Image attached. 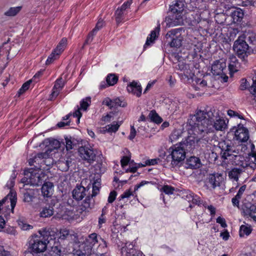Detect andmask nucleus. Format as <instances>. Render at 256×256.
<instances>
[{"instance_id":"nucleus-1","label":"nucleus","mask_w":256,"mask_h":256,"mask_svg":"<svg viewBox=\"0 0 256 256\" xmlns=\"http://www.w3.org/2000/svg\"><path fill=\"white\" fill-rule=\"evenodd\" d=\"M202 112H196L194 115L190 116V118L188 120V124L190 126L188 136L182 142H180L184 149L190 152L196 148V146H204L207 144H210V140L206 139V134L204 132L202 127H200V122L204 120Z\"/></svg>"},{"instance_id":"nucleus-2","label":"nucleus","mask_w":256,"mask_h":256,"mask_svg":"<svg viewBox=\"0 0 256 256\" xmlns=\"http://www.w3.org/2000/svg\"><path fill=\"white\" fill-rule=\"evenodd\" d=\"M196 112H202L204 120L200 122V127H202L204 131L206 134V139L210 140L211 142L215 136V131H223L227 128L228 120L224 118L218 117L215 120H212V112H205L204 110H198Z\"/></svg>"},{"instance_id":"nucleus-3","label":"nucleus","mask_w":256,"mask_h":256,"mask_svg":"<svg viewBox=\"0 0 256 256\" xmlns=\"http://www.w3.org/2000/svg\"><path fill=\"white\" fill-rule=\"evenodd\" d=\"M40 236L34 235L30 240V248L32 252L38 254L44 252L48 244L56 240V232L50 228H42L38 231Z\"/></svg>"},{"instance_id":"nucleus-4","label":"nucleus","mask_w":256,"mask_h":256,"mask_svg":"<svg viewBox=\"0 0 256 256\" xmlns=\"http://www.w3.org/2000/svg\"><path fill=\"white\" fill-rule=\"evenodd\" d=\"M222 146L223 153L222 154V158L224 160H228L232 162V164L239 166L242 168L246 167L248 166L247 162L245 160L244 157L242 156L239 149L236 150L232 146L227 144L226 148Z\"/></svg>"},{"instance_id":"nucleus-5","label":"nucleus","mask_w":256,"mask_h":256,"mask_svg":"<svg viewBox=\"0 0 256 256\" xmlns=\"http://www.w3.org/2000/svg\"><path fill=\"white\" fill-rule=\"evenodd\" d=\"M186 150L182 144H176L170 147L168 149L169 156L166 157L168 160L171 158L170 166L174 168L178 166L186 158Z\"/></svg>"},{"instance_id":"nucleus-6","label":"nucleus","mask_w":256,"mask_h":256,"mask_svg":"<svg viewBox=\"0 0 256 256\" xmlns=\"http://www.w3.org/2000/svg\"><path fill=\"white\" fill-rule=\"evenodd\" d=\"M36 170L30 169L25 170L24 177L22 178V182L32 186L41 185L44 181L45 174L42 172L40 166L37 167Z\"/></svg>"},{"instance_id":"nucleus-7","label":"nucleus","mask_w":256,"mask_h":256,"mask_svg":"<svg viewBox=\"0 0 256 256\" xmlns=\"http://www.w3.org/2000/svg\"><path fill=\"white\" fill-rule=\"evenodd\" d=\"M233 48L240 58L245 59L248 56L249 46L244 36L238 38L234 43Z\"/></svg>"},{"instance_id":"nucleus-8","label":"nucleus","mask_w":256,"mask_h":256,"mask_svg":"<svg viewBox=\"0 0 256 256\" xmlns=\"http://www.w3.org/2000/svg\"><path fill=\"white\" fill-rule=\"evenodd\" d=\"M80 156L84 160L90 163L94 162L96 158V154L94 149L89 144L81 146L78 150Z\"/></svg>"},{"instance_id":"nucleus-9","label":"nucleus","mask_w":256,"mask_h":256,"mask_svg":"<svg viewBox=\"0 0 256 256\" xmlns=\"http://www.w3.org/2000/svg\"><path fill=\"white\" fill-rule=\"evenodd\" d=\"M91 103V98L90 97H86L83 98L80 102V106H77L74 109V112L72 113V116L74 118H77L76 120V123L80 122V118L82 117V114L81 110L86 111L88 107L90 106Z\"/></svg>"},{"instance_id":"nucleus-10","label":"nucleus","mask_w":256,"mask_h":256,"mask_svg":"<svg viewBox=\"0 0 256 256\" xmlns=\"http://www.w3.org/2000/svg\"><path fill=\"white\" fill-rule=\"evenodd\" d=\"M133 242H126L120 250L122 256H144L143 253L134 249Z\"/></svg>"},{"instance_id":"nucleus-11","label":"nucleus","mask_w":256,"mask_h":256,"mask_svg":"<svg viewBox=\"0 0 256 256\" xmlns=\"http://www.w3.org/2000/svg\"><path fill=\"white\" fill-rule=\"evenodd\" d=\"M184 15V12L172 13V16L166 18V26L172 27L182 24L183 23Z\"/></svg>"},{"instance_id":"nucleus-12","label":"nucleus","mask_w":256,"mask_h":256,"mask_svg":"<svg viewBox=\"0 0 256 256\" xmlns=\"http://www.w3.org/2000/svg\"><path fill=\"white\" fill-rule=\"evenodd\" d=\"M100 237V236L94 232L89 234L86 238L84 248L92 254L94 252L92 250L93 247L96 244L98 243Z\"/></svg>"},{"instance_id":"nucleus-13","label":"nucleus","mask_w":256,"mask_h":256,"mask_svg":"<svg viewBox=\"0 0 256 256\" xmlns=\"http://www.w3.org/2000/svg\"><path fill=\"white\" fill-rule=\"evenodd\" d=\"M38 159L42 160V162L46 166H50L55 162L52 158L48 157V151H46L45 152L39 153L34 158L30 159L29 164L30 166L34 165V163L36 162Z\"/></svg>"},{"instance_id":"nucleus-14","label":"nucleus","mask_w":256,"mask_h":256,"mask_svg":"<svg viewBox=\"0 0 256 256\" xmlns=\"http://www.w3.org/2000/svg\"><path fill=\"white\" fill-rule=\"evenodd\" d=\"M234 138L239 142H246L249 138L248 130L239 126L234 132Z\"/></svg>"},{"instance_id":"nucleus-15","label":"nucleus","mask_w":256,"mask_h":256,"mask_svg":"<svg viewBox=\"0 0 256 256\" xmlns=\"http://www.w3.org/2000/svg\"><path fill=\"white\" fill-rule=\"evenodd\" d=\"M226 62L224 60H220L215 61L212 66L211 71L214 75L218 76L224 72L226 68Z\"/></svg>"},{"instance_id":"nucleus-16","label":"nucleus","mask_w":256,"mask_h":256,"mask_svg":"<svg viewBox=\"0 0 256 256\" xmlns=\"http://www.w3.org/2000/svg\"><path fill=\"white\" fill-rule=\"evenodd\" d=\"M126 90L129 93L132 94L136 97L139 98L142 95V87L140 83L134 80L128 84Z\"/></svg>"},{"instance_id":"nucleus-17","label":"nucleus","mask_w":256,"mask_h":256,"mask_svg":"<svg viewBox=\"0 0 256 256\" xmlns=\"http://www.w3.org/2000/svg\"><path fill=\"white\" fill-rule=\"evenodd\" d=\"M224 180V177L222 174L214 173L210 174L208 176V182L212 188L220 186Z\"/></svg>"},{"instance_id":"nucleus-18","label":"nucleus","mask_w":256,"mask_h":256,"mask_svg":"<svg viewBox=\"0 0 256 256\" xmlns=\"http://www.w3.org/2000/svg\"><path fill=\"white\" fill-rule=\"evenodd\" d=\"M8 200H10L12 212H14V210L17 202V196L16 192L12 190L10 192L9 194L6 196L2 200H0V210L2 209V205L4 204L5 202Z\"/></svg>"},{"instance_id":"nucleus-19","label":"nucleus","mask_w":256,"mask_h":256,"mask_svg":"<svg viewBox=\"0 0 256 256\" xmlns=\"http://www.w3.org/2000/svg\"><path fill=\"white\" fill-rule=\"evenodd\" d=\"M54 200H52L49 204H46L44 206H42L40 212V216L42 218H48L54 214V206L53 202Z\"/></svg>"},{"instance_id":"nucleus-20","label":"nucleus","mask_w":256,"mask_h":256,"mask_svg":"<svg viewBox=\"0 0 256 256\" xmlns=\"http://www.w3.org/2000/svg\"><path fill=\"white\" fill-rule=\"evenodd\" d=\"M160 30V26H156L154 30L151 32L150 34L148 36L146 42L144 46V48L146 49L148 46L152 44L155 40L158 37Z\"/></svg>"},{"instance_id":"nucleus-21","label":"nucleus","mask_w":256,"mask_h":256,"mask_svg":"<svg viewBox=\"0 0 256 256\" xmlns=\"http://www.w3.org/2000/svg\"><path fill=\"white\" fill-rule=\"evenodd\" d=\"M86 196V190L83 186H76L72 191V197L78 201L82 200Z\"/></svg>"},{"instance_id":"nucleus-22","label":"nucleus","mask_w":256,"mask_h":256,"mask_svg":"<svg viewBox=\"0 0 256 256\" xmlns=\"http://www.w3.org/2000/svg\"><path fill=\"white\" fill-rule=\"evenodd\" d=\"M243 172L242 168H234L228 172V175L230 180L237 182Z\"/></svg>"},{"instance_id":"nucleus-23","label":"nucleus","mask_w":256,"mask_h":256,"mask_svg":"<svg viewBox=\"0 0 256 256\" xmlns=\"http://www.w3.org/2000/svg\"><path fill=\"white\" fill-rule=\"evenodd\" d=\"M50 245L52 246L51 250L48 253L47 256H61L62 254V246L57 242L54 240Z\"/></svg>"},{"instance_id":"nucleus-24","label":"nucleus","mask_w":256,"mask_h":256,"mask_svg":"<svg viewBox=\"0 0 256 256\" xmlns=\"http://www.w3.org/2000/svg\"><path fill=\"white\" fill-rule=\"evenodd\" d=\"M54 191V184L51 182H45L42 187V192L44 196H50Z\"/></svg>"},{"instance_id":"nucleus-25","label":"nucleus","mask_w":256,"mask_h":256,"mask_svg":"<svg viewBox=\"0 0 256 256\" xmlns=\"http://www.w3.org/2000/svg\"><path fill=\"white\" fill-rule=\"evenodd\" d=\"M182 198L188 202H192L193 204L200 202V197L192 192L187 190L183 194Z\"/></svg>"},{"instance_id":"nucleus-26","label":"nucleus","mask_w":256,"mask_h":256,"mask_svg":"<svg viewBox=\"0 0 256 256\" xmlns=\"http://www.w3.org/2000/svg\"><path fill=\"white\" fill-rule=\"evenodd\" d=\"M206 82L201 78H195L192 80V86L196 90L203 91L206 87Z\"/></svg>"},{"instance_id":"nucleus-27","label":"nucleus","mask_w":256,"mask_h":256,"mask_svg":"<svg viewBox=\"0 0 256 256\" xmlns=\"http://www.w3.org/2000/svg\"><path fill=\"white\" fill-rule=\"evenodd\" d=\"M184 4L182 0H176L174 3L170 5V10L172 13L176 12H184Z\"/></svg>"},{"instance_id":"nucleus-28","label":"nucleus","mask_w":256,"mask_h":256,"mask_svg":"<svg viewBox=\"0 0 256 256\" xmlns=\"http://www.w3.org/2000/svg\"><path fill=\"white\" fill-rule=\"evenodd\" d=\"M187 168L192 169L198 168L201 164L199 158L196 156H191L186 160Z\"/></svg>"},{"instance_id":"nucleus-29","label":"nucleus","mask_w":256,"mask_h":256,"mask_svg":"<svg viewBox=\"0 0 256 256\" xmlns=\"http://www.w3.org/2000/svg\"><path fill=\"white\" fill-rule=\"evenodd\" d=\"M239 63L236 58L232 56L230 58V63L228 64V68L230 73H234L238 70Z\"/></svg>"},{"instance_id":"nucleus-30","label":"nucleus","mask_w":256,"mask_h":256,"mask_svg":"<svg viewBox=\"0 0 256 256\" xmlns=\"http://www.w3.org/2000/svg\"><path fill=\"white\" fill-rule=\"evenodd\" d=\"M94 200L90 196H87L80 206V209L82 211H88L94 206Z\"/></svg>"},{"instance_id":"nucleus-31","label":"nucleus","mask_w":256,"mask_h":256,"mask_svg":"<svg viewBox=\"0 0 256 256\" xmlns=\"http://www.w3.org/2000/svg\"><path fill=\"white\" fill-rule=\"evenodd\" d=\"M230 16L234 23L240 22L244 16V13L240 8H236L231 12Z\"/></svg>"},{"instance_id":"nucleus-32","label":"nucleus","mask_w":256,"mask_h":256,"mask_svg":"<svg viewBox=\"0 0 256 256\" xmlns=\"http://www.w3.org/2000/svg\"><path fill=\"white\" fill-rule=\"evenodd\" d=\"M50 230H56V242H57L58 243L59 240H64L69 235V231L66 229L61 230L60 232L55 228H50Z\"/></svg>"},{"instance_id":"nucleus-33","label":"nucleus","mask_w":256,"mask_h":256,"mask_svg":"<svg viewBox=\"0 0 256 256\" xmlns=\"http://www.w3.org/2000/svg\"><path fill=\"white\" fill-rule=\"evenodd\" d=\"M66 45L67 39L65 38H64L60 40L57 46L54 50H55L56 52H57V54H60L64 51Z\"/></svg>"},{"instance_id":"nucleus-34","label":"nucleus","mask_w":256,"mask_h":256,"mask_svg":"<svg viewBox=\"0 0 256 256\" xmlns=\"http://www.w3.org/2000/svg\"><path fill=\"white\" fill-rule=\"evenodd\" d=\"M176 68L183 72L184 75L188 76L190 72L189 66L182 62H179Z\"/></svg>"},{"instance_id":"nucleus-35","label":"nucleus","mask_w":256,"mask_h":256,"mask_svg":"<svg viewBox=\"0 0 256 256\" xmlns=\"http://www.w3.org/2000/svg\"><path fill=\"white\" fill-rule=\"evenodd\" d=\"M151 121L157 124H160L162 120L154 110H151L148 116Z\"/></svg>"},{"instance_id":"nucleus-36","label":"nucleus","mask_w":256,"mask_h":256,"mask_svg":"<svg viewBox=\"0 0 256 256\" xmlns=\"http://www.w3.org/2000/svg\"><path fill=\"white\" fill-rule=\"evenodd\" d=\"M252 229L250 226L242 225L240 228V237L249 235L252 232Z\"/></svg>"},{"instance_id":"nucleus-37","label":"nucleus","mask_w":256,"mask_h":256,"mask_svg":"<svg viewBox=\"0 0 256 256\" xmlns=\"http://www.w3.org/2000/svg\"><path fill=\"white\" fill-rule=\"evenodd\" d=\"M50 142V144L52 145V146H54L53 150L51 149L50 150L49 149L47 151H48V154H49L50 152H52V151L54 152V154H56V152L55 151V150H57V148H60V143L59 141L56 140H48V139L46 140H44V142Z\"/></svg>"},{"instance_id":"nucleus-38","label":"nucleus","mask_w":256,"mask_h":256,"mask_svg":"<svg viewBox=\"0 0 256 256\" xmlns=\"http://www.w3.org/2000/svg\"><path fill=\"white\" fill-rule=\"evenodd\" d=\"M118 80V76L114 74H110L106 77V81L110 86H112L116 84Z\"/></svg>"},{"instance_id":"nucleus-39","label":"nucleus","mask_w":256,"mask_h":256,"mask_svg":"<svg viewBox=\"0 0 256 256\" xmlns=\"http://www.w3.org/2000/svg\"><path fill=\"white\" fill-rule=\"evenodd\" d=\"M244 38L252 44H256V34L253 32H248Z\"/></svg>"},{"instance_id":"nucleus-40","label":"nucleus","mask_w":256,"mask_h":256,"mask_svg":"<svg viewBox=\"0 0 256 256\" xmlns=\"http://www.w3.org/2000/svg\"><path fill=\"white\" fill-rule=\"evenodd\" d=\"M126 106V102L118 98L112 100V108H116L118 106L125 107Z\"/></svg>"},{"instance_id":"nucleus-41","label":"nucleus","mask_w":256,"mask_h":256,"mask_svg":"<svg viewBox=\"0 0 256 256\" xmlns=\"http://www.w3.org/2000/svg\"><path fill=\"white\" fill-rule=\"evenodd\" d=\"M180 28H174L168 31L166 35V38L168 40V39L172 40L176 38V37H178L176 34L180 33Z\"/></svg>"},{"instance_id":"nucleus-42","label":"nucleus","mask_w":256,"mask_h":256,"mask_svg":"<svg viewBox=\"0 0 256 256\" xmlns=\"http://www.w3.org/2000/svg\"><path fill=\"white\" fill-rule=\"evenodd\" d=\"M120 124V122H114L112 124L108 125L106 126V131L108 132H115L118 130Z\"/></svg>"},{"instance_id":"nucleus-43","label":"nucleus","mask_w":256,"mask_h":256,"mask_svg":"<svg viewBox=\"0 0 256 256\" xmlns=\"http://www.w3.org/2000/svg\"><path fill=\"white\" fill-rule=\"evenodd\" d=\"M72 256H89L91 254L90 252L84 248V250L80 249L74 250L73 252L71 253Z\"/></svg>"},{"instance_id":"nucleus-44","label":"nucleus","mask_w":256,"mask_h":256,"mask_svg":"<svg viewBox=\"0 0 256 256\" xmlns=\"http://www.w3.org/2000/svg\"><path fill=\"white\" fill-rule=\"evenodd\" d=\"M21 7L17 6L14 8H10L8 11L6 12L4 14L7 16H14L20 10Z\"/></svg>"},{"instance_id":"nucleus-45","label":"nucleus","mask_w":256,"mask_h":256,"mask_svg":"<svg viewBox=\"0 0 256 256\" xmlns=\"http://www.w3.org/2000/svg\"><path fill=\"white\" fill-rule=\"evenodd\" d=\"M171 42H169V45L172 48H179L182 45L181 38L176 37L173 39L170 40Z\"/></svg>"},{"instance_id":"nucleus-46","label":"nucleus","mask_w":256,"mask_h":256,"mask_svg":"<svg viewBox=\"0 0 256 256\" xmlns=\"http://www.w3.org/2000/svg\"><path fill=\"white\" fill-rule=\"evenodd\" d=\"M32 82V80H29L24 83L20 88L18 90V96H20L22 94H24L26 90H27L29 88L30 83Z\"/></svg>"},{"instance_id":"nucleus-47","label":"nucleus","mask_w":256,"mask_h":256,"mask_svg":"<svg viewBox=\"0 0 256 256\" xmlns=\"http://www.w3.org/2000/svg\"><path fill=\"white\" fill-rule=\"evenodd\" d=\"M60 54H57V52H55L54 50L48 58L46 64H50L52 63L54 60L58 58Z\"/></svg>"},{"instance_id":"nucleus-48","label":"nucleus","mask_w":256,"mask_h":256,"mask_svg":"<svg viewBox=\"0 0 256 256\" xmlns=\"http://www.w3.org/2000/svg\"><path fill=\"white\" fill-rule=\"evenodd\" d=\"M100 240L102 242L99 244L98 248L102 253H106L108 250L107 242L101 237H100Z\"/></svg>"},{"instance_id":"nucleus-49","label":"nucleus","mask_w":256,"mask_h":256,"mask_svg":"<svg viewBox=\"0 0 256 256\" xmlns=\"http://www.w3.org/2000/svg\"><path fill=\"white\" fill-rule=\"evenodd\" d=\"M124 12L122 11L120 9L118 8L115 12L116 20L117 24H120L122 22L123 19Z\"/></svg>"},{"instance_id":"nucleus-50","label":"nucleus","mask_w":256,"mask_h":256,"mask_svg":"<svg viewBox=\"0 0 256 256\" xmlns=\"http://www.w3.org/2000/svg\"><path fill=\"white\" fill-rule=\"evenodd\" d=\"M158 161H160L159 158L147 160L144 162V164H141V166L143 167L146 166H154L157 164Z\"/></svg>"},{"instance_id":"nucleus-51","label":"nucleus","mask_w":256,"mask_h":256,"mask_svg":"<svg viewBox=\"0 0 256 256\" xmlns=\"http://www.w3.org/2000/svg\"><path fill=\"white\" fill-rule=\"evenodd\" d=\"M248 212V216L256 222V206H250Z\"/></svg>"},{"instance_id":"nucleus-52","label":"nucleus","mask_w":256,"mask_h":256,"mask_svg":"<svg viewBox=\"0 0 256 256\" xmlns=\"http://www.w3.org/2000/svg\"><path fill=\"white\" fill-rule=\"evenodd\" d=\"M227 114L231 118H238L240 120H243L244 118L242 115L232 110H228L227 112Z\"/></svg>"},{"instance_id":"nucleus-53","label":"nucleus","mask_w":256,"mask_h":256,"mask_svg":"<svg viewBox=\"0 0 256 256\" xmlns=\"http://www.w3.org/2000/svg\"><path fill=\"white\" fill-rule=\"evenodd\" d=\"M174 190V188L168 185H164L162 188V191L166 194H172Z\"/></svg>"},{"instance_id":"nucleus-54","label":"nucleus","mask_w":256,"mask_h":256,"mask_svg":"<svg viewBox=\"0 0 256 256\" xmlns=\"http://www.w3.org/2000/svg\"><path fill=\"white\" fill-rule=\"evenodd\" d=\"M64 82L63 80H62V78H60L58 79L56 81L54 85L53 88L61 90L62 89V88L64 87Z\"/></svg>"},{"instance_id":"nucleus-55","label":"nucleus","mask_w":256,"mask_h":256,"mask_svg":"<svg viewBox=\"0 0 256 256\" xmlns=\"http://www.w3.org/2000/svg\"><path fill=\"white\" fill-rule=\"evenodd\" d=\"M134 193L130 191V190H126L122 194H121L118 198L119 200H123L126 198H129L131 196H134Z\"/></svg>"},{"instance_id":"nucleus-56","label":"nucleus","mask_w":256,"mask_h":256,"mask_svg":"<svg viewBox=\"0 0 256 256\" xmlns=\"http://www.w3.org/2000/svg\"><path fill=\"white\" fill-rule=\"evenodd\" d=\"M130 157L128 156H123L120 160V164L122 167L124 168L126 166L130 161Z\"/></svg>"},{"instance_id":"nucleus-57","label":"nucleus","mask_w":256,"mask_h":256,"mask_svg":"<svg viewBox=\"0 0 256 256\" xmlns=\"http://www.w3.org/2000/svg\"><path fill=\"white\" fill-rule=\"evenodd\" d=\"M132 4V0H128L126 2H124L120 8H118L122 10V11L124 12V11L127 8H130V6Z\"/></svg>"},{"instance_id":"nucleus-58","label":"nucleus","mask_w":256,"mask_h":256,"mask_svg":"<svg viewBox=\"0 0 256 256\" xmlns=\"http://www.w3.org/2000/svg\"><path fill=\"white\" fill-rule=\"evenodd\" d=\"M117 194L116 192L114 190L111 192L108 196V203H112L116 200Z\"/></svg>"},{"instance_id":"nucleus-59","label":"nucleus","mask_w":256,"mask_h":256,"mask_svg":"<svg viewBox=\"0 0 256 256\" xmlns=\"http://www.w3.org/2000/svg\"><path fill=\"white\" fill-rule=\"evenodd\" d=\"M256 80H253V83L250 88V92L254 96L256 94V70L255 72Z\"/></svg>"},{"instance_id":"nucleus-60","label":"nucleus","mask_w":256,"mask_h":256,"mask_svg":"<svg viewBox=\"0 0 256 256\" xmlns=\"http://www.w3.org/2000/svg\"><path fill=\"white\" fill-rule=\"evenodd\" d=\"M60 91V90L53 88L52 92L50 95V100H52L54 99L58 95Z\"/></svg>"},{"instance_id":"nucleus-61","label":"nucleus","mask_w":256,"mask_h":256,"mask_svg":"<svg viewBox=\"0 0 256 256\" xmlns=\"http://www.w3.org/2000/svg\"><path fill=\"white\" fill-rule=\"evenodd\" d=\"M66 150H72L73 148V142L70 138H66Z\"/></svg>"},{"instance_id":"nucleus-62","label":"nucleus","mask_w":256,"mask_h":256,"mask_svg":"<svg viewBox=\"0 0 256 256\" xmlns=\"http://www.w3.org/2000/svg\"><path fill=\"white\" fill-rule=\"evenodd\" d=\"M216 221L217 223H218L219 224H220L222 227L224 228L227 226V224H226V220L224 218H223L221 216H218L216 218Z\"/></svg>"},{"instance_id":"nucleus-63","label":"nucleus","mask_w":256,"mask_h":256,"mask_svg":"<svg viewBox=\"0 0 256 256\" xmlns=\"http://www.w3.org/2000/svg\"><path fill=\"white\" fill-rule=\"evenodd\" d=\"M136 130L134 126H130V134L128 136V139L130 140H133L136 135Z\"/></svg>"},{"instance_id":"nucleus-64","label":"nucleus","mask_w":256,"mask_h":256,"mask_svg":"<svg viewBox=\"0 0 256 256\" xmlns=\"http://www.w3.org/2000/svg\"><path fill=\"white\" fill-rule=\"evenodd\" d=\"M102 104H103L108 106L110 108H112V100H111L109 98H104L102 102Z\"/></svg>"}]
</instances>
